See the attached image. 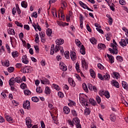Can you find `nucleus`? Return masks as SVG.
Here are the masks:
<instances>
[{
	"label": "nucleus",
	"mask_w": 128,
	"mask_h": 128,
	"mask_svg": "<svg viewBox=\"0 0 128 128\" xmlns=\"http://www.w3.org/2000/svg\"><path fill=\"white\" fill-rule=\"evenodd\" d=\"M67 122L71 128H73L74 125H75L76 128H82V126L80 124V120L78 118H73L72 120H69L67 121Z\"/></svg>",
	"instance_id": "obj_1"
},
{
	"label": "nucleus",
	"mask_w": 128,
	"mask_h": 128,
	"mask_svg": "<svg viewBox=\"0 0 128 128\" xmlns=\"http://www.w3.org/2000/svg\"><path fill=\"white\" fill-rule=\"evenodd\" d=\"M23 108L25 109L30 110V101L26 100L23 104Z\"/></svg>",
	"instance_id": "obj_2"
},
{
	"label": "nucleus",
	"mask_w": 128,
	"mask_h": 128,
	"mask_svg": "<svg viewBox=\"0 0 128 128\" xmlns=\"http://www.w3.org/2000/svg\"><path fill=\"white\" fill-rule=\"evenodd\" d=\"M10 40L12 47L15 48L18 45V42H16V39L14 38H13L12 37H10Z\"/></svg>",
	"instance_id": "obj_3"
},
{
	"label": "nucleus",
	"mask_w": 128,
	"mask_h": 128,
	"mask_svg": "<svg viewBox=\"0 0 128 128\" xmlns=\"http://www.w3.org/2000/svg\"><path fill=\"white\" fill-rule=\"evenodd\" d=\"M26 125L28 126V128H32V120L30 117H28L26 118Z\"/></svg>",
	"instance_id": "obj_4"
},
{
	"label": "nucleus",
	"mask_w": 128,
	"mask_h": 128,
	"mask_svg": "<svg viewBox=\"0 0 128 128\" xmlns=\"http://www.w3.org/2000/svg\"><path fill=\"white\" fill-rule=\"evenodd\" d=\"M111 84L112 86H114L116 88H120V84L116 80H112L111 81Z\"/></svg>",
	"instance_id": "obj_5"
},
{
	"label": "nucleus",
	"mask_w": 128,
	"mask_h": 128,
	"mask_svg": "<svg viewBox=\"0 0 128 128\" xmlns=\"http://www.w3.org/2000/svg\"><path fill=\"white\" fill-rule=\"evenodd\" d=\"M40 82L42 84H50V81L45 78L42 77L40 80Z\"/></svg>",
	"instance_id": "obj_6"
},
{
	"label": "nucleus",
	"mask_w": 128,
	"mask_h": 128,
	"mask_svg": "<svg viewBox=\"0 0 128 128\" xmlns=\"http://www.w3.org/2000/svg\"><path fill=\"white\" fill-rule=\"evenodd\" d=\"M24 70L26 73L30 72H32V67H28V66H25L24 67Z\"/></svg>",
	"instance_id": "obj_7"
},
{
	"label": "nucleus",
	"mask_w": 128,
	"mask_h": 128,
	"mask_svg": "<svg viewBox=\"0 0 128 128\" xmlns=\"http://www.w3.org/2000/svg\"><path fill=\"white\" fill-rule=\"evenodd\" d=\"M22 60L23 63L26 64H28V56L26 55H24V56H22Z\"/></svg>",
	"instance_id": "obj_8"
},
{
	"label": "nucleus",
	"mask_w": 128,
	"mask_h": 128,
	"mask_svg": "<svg viewBox=\"0 0 128 128\" xmlns=\"http://www.w3.org/2000/svg\"><path fill=\"white\" fill-rule=\"evenodd\" d=\"M56 43L59 46L62 45L64 44V39H56Z\"/></svg>",
	"instance_id": "obj_9"
},
{
	"label": "nucleus",
	"mask_w": 128,
	"mask_h": 128,
	"mask_svg": "<svg viewBox=\"0 0 128 128\" xmlns=\"http://www.w3.org/2000/svg\"><path fill=\"white\" fill-rule=\"evenodd\" d=\"M70 58L73 61L76 59V53L74 51L70 52Z\"/></svg>",
	"instance_id": "obj_10"
},
{
	"label": "nucleus",
	"mask_w": 128,
	"mask_h": 128,
	"mask_svg": "<svg viewBox=\"0 0 128 128\" xmlns=\"http://www.w3.org/2000/svg\"><path fill=\"white\" fill-rule=\"evenodd\" d=\"M120 45L122 46H127L126 41L124 39H121V41L120 42Z\"/></svg>",
	"instance_id": "obj_11"
},
{
	"label": "nucleus",
	"mask_w": 128,
	"mask_h": 128,
	"mask_svg": "<svg viewBox=\"0 0 128 128\" xmlns=\"http://www.w3.org/2000/svg\"><path fill=\"white\" fill-rule=\"evenodd\" d=\"M106 56L108 58L111 64H113L114 62V56H112V55H109V54H106Z\"/></svg>",
	"instance_id": "obj_12"
},
{
	"label": "nucleus",
	"mask_w": 128,
	"mask_h": 128,
	"mask_svg": "<svg viewBox=\"0 0 128 128\" xmlns=\"http://www.w3.org/2000/svg\"><path fill=\"white\" fill-rule=\"evenodd\" d=\"M68 81L71 86L72 87H74L76 86L75 82L72 78H69Z\"/></svg>",
	"instance_id": "obj_13"
},
{
	"label": "nucleus",
	"mask_w": 128,
	"mask_h": 128,
	"mask_svg": "<svg viewBox=\"0 0 128 128\" xmlns=\"http://www.w3.org/2000/svg\"><path fill=\"white\" fill-rule=\"evenodd\" d=\"M16 83V80H14V78H12L9 80V85L10 86H12L14 84Z\"/></svg>",
	"instance_id": "obj_14"
},
{
	"label": "nucleus",
	"mask_w": 128,
	"mask_h": 128,
	"mask_svg": "<svg viewBox=\"0 0 128 128\" xmlns=\"http://www.w3.org/2000/svg\"><path fill=\"white\" fill-rule=\"evenodd\" d=\"M8 33L10 35H14L16 34L14 30L10 28H9V29L8 30Z\"/></svg>",
	"instance_id": "obj_15"
},
{
	"label": "nucleus",
	"mask_w": 128,
	"mask_h": 128,
	"mask_svg": "<svg viewBox=\"0 0 128 128\" xmlns=\"http://www.w3.org/2000/svg\"><path fill=\"white\" fill-rule=\"evenodd\" d=\"M6 119L9 123H14V120L12 117L6 116Z\"/></svg>",
	"instance_id": "obj_16"
},
{
	"label": "nucleus",
	"mask_w": 128,
	"mask_h": 128,
	"mask_svg": "<svg viewBox=\"0 0 128 128\" xmlns=\"http://www.w3.org/2000/svg\"><path fill=\"white\" fill-rule=\"evenodd\" d=\"M64 113V114H68L70 112V109L67 106H64L63 109Z\"/></svg>",
	"instance_id": "obj_17"
},
{
	"label": "nucleus",
	"mask_w": 128,
	"mask_h": 128,
	"mask_svg": "<svg viewBox=\"0 0 128 128\" xmlns=\"http://www.w3.org/2000/svg\"><path fill=\"white\" fill-rule=\"evenodd\" d=\"M98 48L100 50H104L106 48V45H104V44H102V43H101L100 44H99L98 45Z\"/></svg>",
	"instance_id": "obj_18"
},
{
	"label": "nucleus",
	"mask_w": 128,
	"mask_h": 128,
	"mask_svg": "<svg viewBox=\"0 0 128 128\" xmlns=\"http://www.w3.org/2000/svg\"><path fill=\"white\" fill-rule=\"evenodd\" d=\"M21 6L23 8H28V2L26 1H22L21 2Z\"/></svg>",
	"instance_id": "obj_19"
},
{
	"label": "nucleus",
	"mask_w": 128,
	"mask_h": 128,
	"mask_svg": "<svg viewBox=\"0 0 128 128\" xmlns=\"http://www.w3.org/2000/svg\"><path fill=\"white\" fill-rule=\"evenodd\" d=\"M122 86L124 89L128 90V84L126 82H122Z\"/></svg>",
	"instance_id": "obj_20"
},
{
	"label": "nucleus",
	"mask_w": 128,
	"mask_h": 128,
	"mask_svg": "<svg viewBox=\"0 0 128 128\" xmlns=\"http://www.w3.org/2000/svg\"><path fill=\"white\" fill-rule=\"evenodd\" d=\"M82 8H83L84 9H86L90 11V12H94V10L92 9H90V8L88 7V6L85 4H84L82 6Z\"/></svg>",
	"instance_id": "obj_21"
},
{
	"label": "nucleus",
	"mask_w": 128,
	"mask_h": 128,
	"mask_svg": "<svg viewBox=\"0 0 128 128\" xmlns=\"http://www.w3.org/2000/svg\"><path fill=\"white\" fill-rule=\"evenodd\" d=\"M46 34L48 36H50L52 34V30L50 28H48L46 30Z\"/></svg>",
	"instance_id": "obj_22"
},
{
	"label": "nucleus",
	"mask_w": 128,
	"mask_h": 128,
	"mask_svg": "<svg viewBox=\"0 0 128 128\" xmlns=\"http://www.w3.org/2000/svg\"><path fill=\"white\" fill-rule=\"evenodd\" d=\"M80 52L82 55H84L86 54L85 48L84 45H82V48H80Z\"/></svg>",
	"instance_id": "obj_23"
},
{
	"label": "nucleus",
	"mask_w": 128,
	"mask_h": 128,
	"mask_svg": "<svg viewBox=\"0 0 128 128\" xmlns=\"http://www.w3.org/2000/svg\"><path fill=\"white\" fill-rule=\"evenodd\" d=\"M12 55L14 58H18V51H14L12 52Z\"/></svg>",
	"instance_id": "obj_24"
},
{
	"label": "nucleus",
	"mask_w": 128,
	"mask_h": 128,
	"mask_svg": "<svg viewBox=\"0 0 128 128\" xmlns=\"http://www.w3.org/2000/svg\"><path fill=\"white\" fill-rule=\"evenodd\" d=\"M90 76L93 78H96V73L95 72L92 70V69H90Z\"/></svg>",
	"instance_id": "obj_25"
},
{
	"label": "nucleus",
	"mask_w": 128,
	"mask_h": 128,
	"mask_svg": "<svg viewBox=\"0 0 128 128\" xmlns=\"http://www.w3.org/2000/svg\"><path fill=\"white\" fill-rule=\"evenodd\" d=\"M90 110L89 108H86V110H84V114L86 116L90 115Z\"/></svg>",
	"instance_id": "obj_26"
},
{
	"label": "nucleus",
	"mask_w": 128,
	"mask_h": 128,
	"mask_svg": "<svg viewBox=\"0 0 128 128\" xmlns=\"http://www.w3.org/2000/svg\"><path fill=\"white\" fill-rule=\"evenodd\" d=\"M113 75H114V78H115L116 80L120 78V74L117 72H113Z\"/></svg>",
	"instance_id": "obj_27"
},
{
	"label": "nucleus",
	"mask_w": 128,
	"mask_h": 128,
	"mask_svg": "<svg viewBox=\"0 0 128 128\" xmlns=\"http://www.w3.org/2000/svg\"><path fill=\"white\" fill-rule=\"evenodd\" d=\"M16 10H17V12L18 14H22V11L20 10V6H18V4H16Z\"/></svg>",
	"instance_id": "obj_28"
},
{
	"label": "nucleus",
	"mask_w": 128,
	"mask_h": 128,
	"mask_svg": "<svg viewBox=\"0 0 128 128\" xmlns=\"http://www.w3.org/2000/svg\"><path fill=\"white\" fill-rule=\"evenodd\" d=\"M15 82L17 83H20L22 82V78L20 77H17L16 78H14Z\"/></svg>",
	"instance_id": "obj_29"
},
{
	"label": "nucleus",
	"mask_w": 128,
	"mask_h": 128,
	"mask_svg": "<svg viewBox=\"0 0 128 128\" xmlns=\"http://www.w3.org/2000/svg\"><path fill=\"white\" fill-rule=\"evenodd\" d=\"M89 102L92 104V105L94 106H95L97 104L96 102L93 99H90Z\"/></svg>",
	"instance_id": "obj_30"
},
{
	"label": "nucleus",
	"mask_w": 128,
	"mask_h": 128,
	"mask_svg": "<svg viewBox=\"0 0 128 128\" xmlns=\"http://www.w3.org/2000/svg\"><path fill=\"white\" fill-rule=\"evenodd\" d=\"M83 89L86 92H88V87L86 84L85 83H84L82 85Z\"/></svg>",
	"instance_id": "obj_31"
},
{
	"label": "nucleus",
	"mask_w": 128,
	"mask_h": 128,
	"mask_svg": "<svg viewBox=\"0 0 128 128\" xmlns=\"http://www.w3.org/2000/svg\"><path fill=\"white\" fill-rule=\"evenodd\" d=\"M104 96H106V98L108 99L110 98V94L108 91H105L104 93Z\"/></svg>",
	"instance_id": "obj_32"
},
{
	"label": "nucleus",
	"mask_w": 128,
	"mask_h": 128,
	"mask_svg": "<svg viewBox=\"0 0 128 128\" xmlns=\"http://www.w3.org/2000/svg\"><path fill=\"white\" fill-rule=\"evenodd\" d=\"M14 23L16 24L17 26L22 28L24 27V25L22 24V22H20L18 21H15Z\"/></svg>",
	"instance_id": "obj_33"
},
{
	"label": "nucleus",
	"mask_w": 128,
	"mask_h": 128,
	"mask_svg": "<svg viewBox=\"0 0 128 128\" xmlns=\"http://www.w3.org/2000/svg\"><path fill=\"white\" fill-rule=\"evenodd\" d=\"M116 58L120 62H122L124 61V59L122 56H117Z\"/></svg>",
	"instance_id": "obj_34"
},
{
	"label": "nucleus",
	"mask_w": 128,
	"mask_h": 128,
	"mask_svg": "<svg viewBox=\"0 0 128 128\" xmlns=\"http://www.w3.org/2000/svg\"><path fill=\"white\" fill-rule=\"evenodd\" d=\"M90 40L92 44H96V39H95V38H91Z\"/></svg>",
	"instance_id": "obj_35"
},
{
	"label": "nucleus",
	"mask_w": 128,
	"mask_h": 128,
	"mask_svg": "<svg viewBox=\"0 0 128 128\" xmlns=\"http://www.w3.org/2000/svg\"><path fill=\"white\" fill-rule=\"evenodd\" d=\"M24 94L26 96H30L32 94V92L28 90H24Z\"/></svg>",
	"instance_id": "obj_36"
},
{
	"label": "nucleus",
	"mask_w": 128,
	"mask_h": 128,
	"mask_svg": "<svg viewBox=\"0 0 128 128\" xmlns=\"http://www.w3.org/2000/svg\"><path fill=\"white\" fill-rule=\"evenodd\" d=\"M50 89L48 86H46L45 88V94H50Z\"/></svg>",
	"instance_id": "obj_37"
},
{
	"label": "nucleus",
	"mask_w": 128,
	"mask_h": 128,
	"mask_svg": "<svg viewBox=\"0 0 128 128\" xmlns=\"http://www.w3.org/2000/svg\"><path fill=\"white\" fill-rule=\"evenodd\" d=\"M76 69L78 72H80V65H79V63H78V62H77L76 64Z\"/></svg>",
	"instance_id": "obj_38"
},
{
	"label": "nucleus",
	"mask_w": 128,
	"mask_h": 128,
	"mask_svg": "<svg viewBox=\"0 0 128 128\" xmlns=\"http://www.w3.org/2000/svg\"><path fill=\"white\" fill-rule=\"evenodd\" d=\"M104 80H108L110 78V76L108 75V74H105V75H104Z\"/></svg>",
	"instance_id": "obj_39"
},
{
	"label": "nucleus",
	"mask_w": 128,
	"mask_h": 128,
	"mask_svg": "<svg viewBox=\"0 0 128 128\" xmlns=\"http://www.w3.org/2000/svg\"><path fill=\"white\" fill-rule=\"evenodd\" d=\"M8 70L10 73H12L14 70V67H8Z\"/></svg>",
	"instance_id": "obj_40"
},
{
	"label": "nucleus",
	"mask_w": 128,
	"mask_h": 128,
	"mask_svg": "<svg viewBox=\"0 0 128 128\" xmlns=\"http://www.w3.org/2000/svg\"><path fill=\"white\" fill-rule=\"evenodd\" d=\"M76 104L74 102L72 101V100H70V103L68 104V106H75Z\"/></svg>",
	"instance_id": "obj_41"
},
{
	"label": "nucleus",
	"mask_w": 128,
	"mask_h": 128,
	"mask_svg": "<svg viewBox=\"0 0 128 128\" xmlns=\"http://www.w3.org/2000/svg\"><path fill=\"white\" fill-rule=\"evenodd\" d=\"M32 100L34 102H38L39 101V99L36 96L32 97Z\"/></svg>",
	"instance_id": "obj_42"
},
{
	"label": "nucleus",
	"mask_w": 128,
	"mask_h": 128,
	"mask_svg": "<svg viewBox=\"0 0 128 128\" xmlns=\"http://www.w3.org/2000/svg\"><path fill=\"white\" fill-rule=\"evenodd\" d=\"M60 45H58L56 44V45L55 47V50H54L55 52H58L59 51V50H60Z\"/></svg>",
	"instance_id": "obj_43"
},
{
	"label": "nucleus",
	"mask_w": 128,
	"mask_h": 128,
	"mask_svg": "<svg viewBox=\"0 0 128 128\" xmlns=\"http://www.w3.org/2000/svg\"><path fill=\"white\" fill-rule=\"evenodd\" d=\"M64 56L68 60L70 58L68 51H66L65 52H64Z\"/></svg>",
	"instance_id": "obj_44"
},
{
	"label": "nucleus",
	"mask_w": 128,
	"mask_h": 128,
	"mask_svg": "<svg viewBox=\"0 0 128 128\" xmlns=\"http://www.w3.org/2000/svg\"><path fill=\"white\" fill-rule=\"evenodd\" d=\"M71 112L74 116L76 117L78 116V114L75 110H73Z\"/></svg>",
	"instance_id": "obj_45"
},
{
	"label": "nucleus",
	"mask_w": 128,
	"mask_h": 128,
	"mask_svg": "<svg viewBox=\"0 0 128 128\" xmlns=\"http://www.w3.org/2000/svg\"><path fill=\"white\" fill-rule=\"evenodd\" d=\"M55 90H56L58 91H59L60 90V88L58 86L55 84H52Z\"/></svg>",
	"instance_id": "obj_46"
},
{
	"label": "nucleus",
	"mask_w": 128,
	"mask_h": 128,
	"mask_svg": "<svg viewBox=\"0 0 128 128\" xmlns=\"http://www.w3.org/2000/svg\"><path fill=\"white\" fill-rule=\"evenodd\" d=\"M96 100L98 104H100V102H101V98H100L99 96H96Z\"/></svg>",
	"instance_id": "obj_47"
},
{
	"label": "nucleus",
	"mask_w": 128,
	"mask_h": 128,
	"mask_svg": "<svg viewBox=\"0 0 128 128\" xmlns=\"http://www.w3.org/2000/svg\"><path fill=\"white\" fill-rule=\"evenodd\" d=\"M116 116H114V115H110V120L112 121V122H114V121H115V120H116Z\"/></svg>",
	"instance_id": "obj_48"
},
{
	"label": "nucleus",
	"mask_w": 128,
	"mask_h": 128,
	"mask_svg": "<svg viewBox=\"0 0 128 128\" xmlns=\"http://www.w3.org/2000/svg\"><path fill=\"white\" fill-rule=\"evenodd\" d=\"M36 92L40 94L42 92V88L40 87L37 88L36 89Z\"/></svg>",
	"instance_id": "obj_49"
},
{
	"label": "nucleus",
	"mask_w": 128,
	"mask_h": 128,
	"mask_svg": "<svg viewBox=\"0 0 128 128\" xmlns=\"http://www.w3.org/2000/svg\"><path fill=\"white\" fill-rule=\"evenodd\" d=\"M110 37H112V34H107V36H106V40L108 41H110Z\"/></svg>",
	"instance_id": "obj_50"
},
{
	"label": "nucleus",
	"mask_w": 128,
	"mask_h": 128,
	"mask_svg": "<svg viewBox=\"0 0 128 128\" xmlns=\"http://www.w3.org/2000/svg\"><path fill=\"white\" fill-rule=\"evenodd\" d=\"M120 4L122 6H124L126 4V2L125 0H119Z\"/></svg>",
	"instance_id": "obj_51"
},
{
	"label": "nucleus",
	"mask_w": 128,
	"mask_h": 128,
	"mask_svg": "<svg viewBox=\"0 0 128 128\" xmlns=\"http://www.w3.org/2000/svg\"><path fill=\"white\" fill-rule=\"evenodd\" d=\"M6 48L8 50V52L9 54H10V46L8 45V44H6Z\"/></svg>",
	"instance_id": "obj_52"
},
{
	"label": "nucleus",
	"mask_w": 128,
	"mask_h": 128,
	"mask_svg": "<svg viewBox=\"0 0 128 128\" xmlns=\"http://www.w3.org/2000/svg\"><path fill=\"white\" fill-rule=\"evenodd\" d=\"M20 86L22 89L24 90L26 89V84H24V83H22Z\"/></svg>",
	"instance_id": "obj_53"
},
{
	"label": "nucleus",
	"mask_w": 128,
	"mask_h": 128,
	"mask_svg": "<svg viewBox=\"0 0 128 128\" xmlns=\"http://www.w3.org/2000/svg\"><path fill=\"white\" fill-rule=\"evenodd\" d=\"M52 46L54 47V45H52V48L50 49V54L51 55H53L54 53V47H52Z\"/></svg>",
	"instance_id": "obj_54"
},
{
	"label": "nucleus",
	"mask_w": 128,
	"mask_h": 128,
	"mask_svg": "<svg viewBox=\"0 0 128 128\" xmlns=\"http://www.w3.org/2000/svg\"><path fill=\"white\" fill-rule=\"evenodd\" d=\"M96 29L97 31L98 32L101 34H104V32L103 31V30L102 29H101V28H96Z\"/></svg>",
	"instance_id": "obj_55"
},
{
	"label": "nucleus",
	"mask_w": 128,
	"mask_h": 128,
	"mask_svg": "<svg viewBox=\"0 0 128 128\" xmlns=\"http://www.w3.org/2000/svg\"><path fill=\"white\" fill-rule=\"evenodd\" d=\"M113 22V19L112 17L108 18V23L110 26L112 25V24Z\"/></svg>",
	"instance_id": "obj_56"
},
{
	"label": "nucleus",
	"mask_w": 128,
	"mask_h": 128,
	"mask_svg": "<svg viewBox=\"0 0 128 128\" xmlns=\"http://www.w3.org/2000/svg\"><path fill=\"white\" fill-rule=\"evenodd\" d=\"M39 34H40V38H44V32H39Z\"/></svg>",
	"instance_id": "obj_57"
},
{
	"label": "nucleus",
	"mask_w": 128,
	"mask_h": 128,
	"mask_svg": "<svg viewBox=\"0 0 128 128\" xmlns=\"http://www.w3.org/2000/svg\"><path fill=\"white\" fill-rule=\"evenodd\" d=\"M4 66L7 67H8L10 66V61L8 60H6L5 61Z\"/></svg>",
	"instance_id": "obj_58"
},
{
	"label": "nucleus",
	"mask_w": 128,
	"mask_h": 128,
	"mask_svg": "<svg viewBox=\"0 0 128 128\" xmlns=\"http://www.w3.org/2000/svg\"><path fill=\"white\" fill-rule=\"evenodd\" d=\"M98 76L100 80H104V77H102V74L98 73Z\"/></svg>",
	"instance_id": "obj_59"
},
{
	"label": "nucleus",
	"mask_w": 128,
	"mask_h": 128,
	"mask_svg": "<svg viewBox=\"0 0 128 128\" xmlns=\"http://www.w3.org/2000/svg\"><path fill=\"white\" fill-rule=\"evenodd\" d=\"M32 16L34 17L35 18H36L38 17V14L36 12H35L32 14Z\"/></svg>",
	"instance_id": "obj_60"
},
{
	"label": "nucleus",
	"mask_w": 128,
	"mask_h": 128,
	"mask_svg": "<svg viewBox=\"0 0 128 128\" xmlns=\"http://www.w3.org/2000/svg\"><path fill=\"white\" fill-rule=\"evenodd\" d=\"M86 29H87L88 31L89 32H92V30H91V28H90V26L88 24H86Z\"/></svg>",
	"instance_id": "obj_61"
},
{
	"label": "nucleus",
	"mask_w": 128,
	"mask_h": 128,
	"mask_svg": "<svg viewBox=\"0 0 128 128\" xmlns=\"http://www.w3.org/2000/svg\"><path fill=\"white\" fill-rule=\"evenodd\" d=\"M88 88L89 90H91V91H92L94 86H92V85L91 84H88Z\"/></svg>",
	"instance_id": "obj_62"
},
{
	"label": "nucleus",
	"mask_w": 128,
	"mask_h": 128,
	"mask_svg": "<svg viewBox=\"0 0 128 128\" xmlns=\"http://www.w3.org/2000/svg\"><path fill=\"white\" fill-rule=\"evenodd\" d=\"M34 48L36 51V53H38L39 52V48H38V46L37 45H35L34 46Z\"/></svg>",
	"instance_id": "obj_63"
},
{
	"label": "nucleus",
	"mask_w": 128,
	"mask_h": 128,
	"mask_svg": "<svg viewBox=\"0 0 128 128\" xmlns=\"http://www.w3.org/2000/svg\"><path fill=\"white\" fill-rule=\"evenodd\" d=\"M58 95L60 98H62L64 96V94L60 92H58Z\"/></svg>",
	"instance_id": "obj_64"
}]
</instances>
